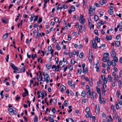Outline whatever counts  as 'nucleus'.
<instances>
[{"label":"nucleus","mask_w":122,"mask_h":122,"mask_svg":"<svg viewBox=\"0 0 122 122\" xmlns=\"http://www.w3.org/2000/svg\"><path fill=\"white\" fill-rule=\"evenodd\" d=\"M34 122H37L38 121V118L37 117L35 116L34 118Z\"/></svg>","instance_id":"09e8293b"},{"label":"nucleus","mask_w":122,"mask_h":122,"mask_svg":"<svg viewBox=\"0 0 122 122\" xmlns=\"http://www.w3.org/2000/svg\"><path fill=\"white\" fill-rule=\"evenodd\" d=\"M71 9L72 11H74L75 10V8L74 6L72 5L71 7Z\"/></svg>","instance_id":"79ce46f5"},{"label":"nucleus","mask_w":122,"mask_h":122,"mask_svg":"<svg viewBox=\"0 0 122 122\" xmlns=\"http://www.w3.org/2000/svg\"><path fill=\"white\" fill-rule=\"evenodd\" d=\"M99 99L100 103L102 104V102L101 99V97H99Z\"/></svg>","instance_id":"0e129e2a"},{"label":"nucleus","mask_w":122,"mask_h":122,"mask_svg":"<svg viewBox=\"0 0 122 122\" xmlns=\"http://www.w3.org/2000/svg\"><path fill=\"white\" fill-rule=\"evenodd\" d=\"M71 64L72 65H73L75 64V61L73 59H71Z\"/></svg>","instance_id":"37998d69"},{"label":"nucleus","mask_w":122,"mask_h":122,"mask_svg":"<svg viewBox=\"0 0 122 122\" xmlns=\"http://www.w3.org/2000/svg\"><path fill=\"white\" fill-rule=\"evenodd\" d=\"M89 11L88 14L90 16H92L93 15L95 11V10L92 6H90L88 10Z\"/></svg>","instance_id":"f03ea898"},{"label":"nucleus","mask_w":122,"mask_h":122,"mask_svg":"<svg viewBox=\"0 0 122 122\" xmlns=\"http://www.w3.org/2000/svg\"><path fill=\"white\" fill-rule=\"evenodd\" d=\"M10 66L13 69L15 70H19V68L17 67H16L14 65V64L12 63H10Z\"/></svg>","instance_id":"423d86ee"},{"label":"nucleus","mask_w":122,"mask_h":122,"mask_svg":"<svg viewBox=\"0 0 122 122\" xmlns=\"http://www.w3.org/2000/svg\"><path fill=\"white\" fill-rule=\"evenodd\" d=\"M86 0H83V6L84 7L86 8V5H85L86 3Z\"/></svg>","instance_id":"473e14b6"},{"label":"nucleus","mask_w":122,"mask_h":122,"mask_svg":"<svg viewBox=\"0 0 122 122\" xmlns=\"http://www.w3.org/2000/svg\"><path fill=\"white\" fill-rule=\"evenodd\" d=\"M15 109H14L13 110V111L12 112L13 113L15 114H17V112L16 111V109H15V110H14Z\"/></svg>","instance_id":"69168bd1"},{"label":"nucleus","mask_w":122,"mask_h":122,"mask_svg":"<svg viewBox=\"0 0 122 122\" xmlns=\"http://www.w3.org/2000/svg\"><path fill=\"white\" fill-rule=\"evenodd\" d=\"M49 119L50 122H53V115H50L49 117Z\"/></svg>","instance_id":"1a4fd4ad"},{"label":"nucleus","mask_w":122,"mask_h":122,"mask_svg":"<svg viewBox=\"0 0 122 122\" xmlns=\"http://www.w3.org/2000/svg\"><path fill=\"white\" fill-rule=\"evenodd\" d=\"M13 109L12 108H10L8 109V111L12 113L13 111V110L14 109H15V108H13Z\"/></svg>","instance_id":"5701e85b"},{"label":"nucleus","mask_w":122,"mask_h":122,"mask_svg":"<svg viewBox=\"0 0 122 122\" xmlns=\"http://www.w3.org/2000/svg\"><path fill=\"white\" fill-rule=\"evenodd\" d=\"M83 56V53H81L79 55V57L80 58H82Z\"/></svg>","instance_id":"a18cd8bd"},{"label":"nucleus","mask_w":122,"mask_h":122,"mask_svg":"<svg viewBox=\"0 0 122 122\" xmlns=\"http://www.w3.org/2000/svg\"><path fill=\"white\" fill-rule=\"evenodd\" d=\"M106 38L108 40H110L112 39V37L111 36H110L109 37L108 36H107L106 37Z\"/></svg>","instance_id":"b1692460"},{"label":"nucleus","mask_w":122,"mask_h":122,"mask_svg":"<svg viewBox=\"0 0 122 122\" xmlns=\"http://www.w3.org/2000/svg\"><path fill=\"white\" fill-rule=\"evenodd\" d=\"M2 20L3 22L4 23H6L7 22L6 19L5 18H4L2 19Z\"/></svg>","instance_id":"72a5a7b5"},{"label":"nucleus","mask_w":122,"mask_h":122,"mask_svg":"<svg viewBox=\"0 0 122 122\" xmlns=\"http://www.w3.org/2000/svg\"><path fill=\"white\" fill-rule=\"evenodd\" d=\"M107 64L108 66H110L112 64V62L111 60H109L108 59L107 60Z\"/></svg>","instance_id":"7c9ffc66"},{"label":"nucleus","mask_w":122,"mask_h":122,"mask_svg":"<svg viewBox=\"0 0 122 122\" xmlns=\"http://www.w3.org/2000/svg\"><path fill=\"white\" fill-rule=\"evenodd\" d=\"M99 105L97 104L96 105L95 112L97 114L99 113Z\"/></svg>","instance_id":"39448f33"},{"label":"nucleus","mask_w":122,"mask_h":122,"mask_svg":"<svg viewBox=\"0 0 122 122\" xmlns=\"http://www.w3.org/2000/svg\"><path fill=\"white\" fill-rule=\"evenodd\" d=\"M55 60L56 61V63L57 64H58L59 62L58 58L56 57L55 58Z\"/></svg>","instance_id":"e2e57ef3"},{"label":"nucleus","mask_w":122,"mask_h":122,"mask_svg":"<svg viewBox=\"0 0 122 122\" xmlns=\"http://www.w3.org/2000/svg\"><path fill=\"white\" fill-rule=\"evenodd\" d=\"M101 78H102V79L103 80V81L104 82L102 84H106L107 83V78H105L104 75H101Z\"/></svg>","instance_id":"20e7f679"},{"label":"nucleus","mask_w":122,"mask_h":122,"mask_svg":"<svg viewBox=\"0 0 122 122\" xmlns=\"http://www.w3.org/2000/svg\"><path fill=\"white\" fill-rule=\"evenodd\" d=\"M42 18H41L40 17L37 22L39 24L42 21Z\"/></svg>","instance_id":"49530a36"},{"label":"nucleus","mask_w":122,"mask_h":122,"mask_svg":"<svg viewBox=\"0 0 122 122\" xmlns=\"http://www.w3.org/2000/svg\"><path fill=\"white\" fill-rule=\"evenodd\" d=\"M95 39L96 40H97V41L98 42H99L100 41V39H99L98 37L97 36L95 37Z\"/></svg>","instance_id":"e433bc0d"},{"label":"nucleus","mask_w":122,"mask_h":122,"mask_svg":"<svg viewBox=\"0 0 122 122\" xmlns=\"http://www.w3.org/2000/svg\"><path fill=\"white\" fill-rule=\"evenodd\" d=\"M20 97L18 96V95H17L16 97V100L17 101H18L20 99Z\"/></svg>","instance_id":"680f3d73"},{"label":"nucleus","mask_w":122,"mask_h":122,"mask_svg":"<svg viewBox=\"0 0 122 122\" xmlns=\"http://www.w3.org/2000/svg\"><path fill=\"white\" fill-rule=\"evenodd\" d=\"M109 55V54L108 53H105L104 54L103 56L107 59Z\"/></svg>","instance_id":"aec40b11"},{"label":"nucleus","mask_w":122,"mask_h":122,"mask_svg":"<svg viewBox=\"0 0 122 122\" xmlns=\"http://www.w3.org/2000/svg\"><path fill=\"white\" fill-rule=\"evenodd\" d=\"M23 22L22 20H21L20 22V23H19L18 24V27H19L20 26H21L22 25V23Z\"/></svg>","instance_id":"a19ab883"},{"label":"nucleus","mask_w":122,"mask_h":122,"mask_svg":"<svg viewBox=\"0 0 122 122\" xmlns=\"http://www.w3.org/2000/svg\"><path fill=\"white\" fill-rule=\"evenodd\" d=\"M24 91H25V92L26 94H27V95L28 94V92L27 90L25 88L24 89Z\"/></svg>","instance_id":"13d9d810"},{"label":"nucleus","mask_w":122,"mask_h":122,"mask_svg":"<svg viewBox=\"0 0 122 122\" xmlns=\"http://www.w3.org/2000/svg\"><path fill=\"white\" fill-rule=\"evenodd\" d=\"M116 55V53L115 52H112L111 54V56L112 57H115V56Z\"/></svg>","instance_id":"6e6d98bb"},{"label":"nucleus","mask_w":122,"mask_h":122,"mask_svg":"<svg viewBox=\"0 0 122 122\" xmlns=\"http://www.w3.org/2000/svg\"><path fill=\"white\" fill-rule=\"evenodd\" d=\"M92 96L93 97H91V98L92 100H94V98L96 97V93L94 92H93L92 93Z\"/></svg>","instance_id":"9b49d317"},{"label":"nucleus","mask_w":122,"mask_h":122,"mask_svg":"<svg viewBox=\"0 0 122 122\" xmlns=\"http://www.w3.org/2000/svg\"><path fill=\"white\" fill-rule=\"evenodd\" d=\"M117 95L118 97H119L120 95V93L119 90H118L117 92Z\"/></svg>","instance_id":"ea45409f"},{"label":"nucleus","mask_w":122,"mask_h":122,"mask_svg":"<svg viewBox=\"0 0 122 122\" xmlns=\"http://www.w3.org/2000/svg\"><path fill=\"white\" fill-rule=\"evenodd\" d=\"M85 66H86V65H85V63H83L82 65V68H83V71H82L83 72L84 71V69L85 67Z\"/></svg>","instance_id":"603ef678"},{"label":"nucleus","mask_w":122,"mask_h":122,"mask_svg":"<svg viewBox=\"0 0 122 122\" xmlns=\"http://www.w3.org/2000/svg\"><path fill=\"white\" fill-rule=\"evenodd\" d=\"M107 121L108 122H112V117L111 116H110L109 117L108 116L107 118Z\"/></svg>","instance_id":"2eb2a0df"},{"label":"nucleus","mask_w":122,"mask_h":122,"mask_svg":"<svg viewBox=\"0 0 122 122\" xmlns=\"http://www.w3.org/2000/svg\"><path fill=\"white\" fill-rule=\"evenodd\" d=\"M86 93L85 91H82L81 93V96L83 97H85L86 95Z\"/></svg>","instance_id":"bb28decb"},{"label":"nucleus","mask_w":122,"mask_h":122,"mask_svg":"<svg viewBox=\"0 0 122 122\" xmlns=\"http://www.w3.org/2000/svg\"><path fill=\"white\" fill-rule=\"evenodd\" d=\"M63 8L64 9H66L68 8V7L66 5H62Z\"/></svg>","instance_id":"3c124183"},{"label":"nucleus","mask_w":122,"mask_h":122,"mask_svg":"<svg viewBox=\"0 0 122 122\" xmlns=\"http://www.w3.org/2000/svg\"><path fill=\"white\" fill-rule=\"evenodd\" d=\"M94 19L95 21H97L98 19V17L97 15H95L94 17Z\"/></svg>","instance_id":"f704fd0d"},{"label":"nucleus","mask_w":122,"mask_h":122,"mask_svg":"<svg viewBox=\"0 0 122 122\" xmlns=\"http://www.w3.org/2000/svg\"><path fill=\"white\" fill-rule=\"evenodd\" d=\"M120 44V42L119 41H116L115 43V45L117 47L119 46Z\"/></svg>","instance_id":"a878e982"},{"label":"nucleus","mask_w":122,"mask_h":122,"mask_svg":"<svg viewBox=\"0 0 122 122\" xmlns=\"http://www.w3.org/2000/svg\"><path fill=\"white\" fill-rule=\"evenodd\" d=\"M116 62L114 61V62L113 61L112 62V65L113 66H116Z\"/></svg>","instance_id":"5fc2aeb1"},{"label":"nucleus","mask_w":122,"mask_h":122,"mask_svg":"<svg viewBox=\"0 0 122 122\" xmlns=\"http://www.w3.org/2000/svg\"><path fill=\"white\" fill-rule=\"evenodd\" d=\"M61 88V91L62 92L63 91L65 90L66 89V88L65 86H64L63 85H62L61 86H60Z\"/></svg>","instance_id":"ddd939ff"},{"label":"nucleus","mask_w":122,"mask_h":122,"mask_svg":"<svg viewBox=\"0 0 122 122\" xmlns=\"http://www.w3.org/2000/svg\"><path fill=\"white\" fill-rule=\"evenodd\" d=\"M44 78L43 77L42 81H46V83H48L50 78L49 76L47 74H45L44 72L43 73Z\"/></svg>","instance_id":"f257e3e1"},{"label":"nucleus","mask_w":122,"mask_h":122,"mask_svg":"<svg viewBox=\"0 0 122 122\" xmlns=\"http://www.w3.org/2000/svg\"><path fill=\"white\" fill-rule=\"evenodd\" d=\"M90 111V108L89 107H87L86 108L85 110V111L87 113H89Z\"/></svg>","instance_id":"4c0bfd02"},{"label":"nucleus","mask_w":122,"mask_h":122,"mask_svg":"<svg viewBox=\"0 0 122 122\" xmlns=\"http://www.w3.org/2000/svg\"><path fill=\"white\" fill-rule=\"evenodd\" d=\"M47 95V94L46 93L45 91H42V92L41 93V96H45Z\"/></svg>","instance_id":"cd10ccee"},{"label":"nucleus","mask_w":122,"mask_h":122,"mask_svg":"<svg viewBox=\"0 0 122 122\" xmlns=\"http://www.w3.org/2000/svg\"><path fill=\"white\" fill-rule=\"evenodd\" d=\"M89 61L90 62H92L93 59V55L92 51L90 50H89Z\"/></svg>","instance_id":"7ed1b4c3"},{"label":"nucleus","mask_w":122,"mask_h":122,"mask_svg":"<svg viewBox=\"0 0 122 122\" xmlns=\"http://www.w3.org/2000/svg\"><path fill=\"white\" fill-rule=\"evenodd\" d=\"M48 50L49 51H51V54L52 55V56H53V54H52V53L53 52V50H52V48L51 47V46H48Z\"/></svg>","instance_id":"9d476101"},{"label":"nucleus","mask_w":122,"mask_h":122,"mask_svg":"<svg viewBox=\"0 0 122 122\" xmlns=\"http://www.w3.org/2000/svg\"><path fill=\"white\" fill-rule=\"evenodd\" d=\"M118 58L116 56L114 57V60L113 61L116 62H118Z\"/></svg>","instance_id":"2f4dec72"},{"label":"nucleus","mask_w":122,"mask_h":122,"mask_svg":"<svg viewBox=\"0 0 122 122\" xmlns=\"http://www.w3.org/2000/svg\"><path fill=\"white\" fill-rule=\"evenodd\" d=\"M68 40H70L71 39V36L69 35H68Z\"/></svg>","instance_id":"4d7b16f0"},{"label":"nucleus","mask_w":122,"mask_h":122,"mask_svg":"<svg viewBox=\"0 0 122 122\" xmlns=\"http://www.w3.org/2000/svg\"><path fill=\"white\" fill-rule=\"evenodd\" d=\"M66 121L67 122H74L73 120L71 118H69L68 119H66Z\"/></svg>","instance_id":"6ab92c4d"},{"label":"nucleus","mask_w":122,"mask_h":122,"mask_svg":"<svg viewBox=\"0 0 122 122\" xmlns=\"http://www.w3.org/2000/svg\"><path fill=\"white\" fill-rule=\"evenodd\" d=\"M60 68V65H58L57 67H56V66L54 65V68H55V71H58L59 69Z\"/></svg>","instance_id":"dca6fc26"},{"label":"nucleus","mask_w":122,"mask_h":122,"mask_svg":"<svg viewBox=\"0 0 122 122\" xmlns=\"http://www.w3.org/2000/svg\"><path fill=\"white\" fill-rule=\"evenodd\" d=\"M91 93L90 90H88L87 91L86 93V95L88 98H90L91 96Z\"/></svg>","instance_id":"f8f14e48"},{"label":"nucleus","mask_w":122,"mask_h":122,"mask_svg":"<svg viewBox=\"0 0 122 122\" xmlns=\"http://www.w3.org/2000/svg\"><path fill=\"white\" fill-rule=\"evenodd\" d=\"M69 69H70L71 70H72L73 69V67L72 65H70L69 67Z\"/></svg>","instance_id":"774afa93"},{"label":"nucleus","mask_w":122,"mask_h":122,"mask_svg":"<svg viewBox=\"0 0 122 122\" xmlns=\"http://www.w3.org/2000/svg\"><path fill=\"white\" fill-rule=\"evenodd\" d=\"M102 92L104 94H105V89L106 88V84H102Z\"/></svg>","instance_id":"0eeeda50"},{"label":"nucleus","mask_w":122,"mask_h":122,"mask_svg":"<svg viewBox=\"0 0 122 122\" xmlns=\"http://www.w3.org/2000/svg\"><path fill=\"white\" fill-rule=\"evenodd\" d=\"M37 79L39 81H42L43 77L42 76H41V77L40 76H38L37 78Z\"/></svg>","instance_id":"58836bf2"},{"label":"nucleus","mask_w":122,"mask_h":122,"mask_svg":"<svg viewBox=\"0 0 122 122\" xmlns=\"http://www.w3.org/2000/svg\"><path fill=\"white\" fill-rule=\"evenodd\" d=\"M63 104L65 107L67 106L69 104L68 101L67 100L65 101L63 103Z\"/></svg>","instance_id":"a211bd4d"},{"label":"nucleus","mask_w":122,"mask_h":122,"mask_svg":"<svg viewBox=\"0 0 122 122\" xmlns=\"http://www.w3.org/2000/svg\"><path fill=\"white\" fill-rule=\"evenodd\" d=\"M108 12L109 14L111 15H112L113 14V11L112 10H109Z\"/></svg>","instance_id":"052dcab7"},{"label":"nucleus","mask_w":122,"mask_h":122,"mask_svg":"<svg viewBox=\"0 0 122 122\" xmlns=\"http://www.w3.org/2000/svg\"><path fill=\"white\" fill-rule=\"evenodd\" d=\"M88 24L89 26L90 29H91V26H92V28H93V29L94 26V25L93 24L92 25L91 24L90 21L89 20H88Z\"/></svg>","instance_id":"4468645a"},{"label":"nucleus","mask_w":122,"mask_h":122,"mask_svg":"<svg viewBox=\"0 0 122 122\" xmlns=\"http://www.w3.org/2000/svg\"><path fill=\"white\" fill-rule=\"evenodd\" d=\"M6 61L7 62H8L9 59V55L8 54L6 57Z\"/></svg>","instance_id":"bf43d9fd"},{"label":"nucleus","mask_w":122,"mask_h":122,"mask_svg":"<svg viewBox=\"0 0 122 122\" xmlns=\"http://www.w3.org/2000/svg\"><path fill=\"white\" fill-rule=\"evenodd\" d=\"M51 65L50 63L47 64L46 65V67L48 69H50L51 68Z\"/></svg>","instance_id":"393cba45"},{"label":"nucleus","mask_w":122,"mask_h":122,"mask_svg":"<svg viewBox=\"0 0 122 122\" xmlns=\"http://www.w3.org/2000/svg\"><path fill=\"white\" fill-rule=\"evenodd\" d=\"M56 48L57 50H60L61 49V47L58 43H57L56 46Z\"/></svg>","instance_id":"412c9836"},{"label":"nucleus","mask_w":122,"mask_h":122,"mask_svg":"<svg viewBox=\"0 0 122 122\" xmlns=\"http://www.w3.org/2000/svg\"><path fill=\"white\" fill-rule=\"evenodd\" d=\"M79 28L80 32L81 33L82 32V25H80V27H79Z\"/></svg>","instance_id":"de8ad7c7"},{"label":"nucleus","mask_w":122,"mask_h":122,"mask_svg":"<svg viewBox=\"0 0 122 122\" xmlns=\"http://www.w3.org/2000/svg\"><path fill=\"white\" fill-rule=\"evenodd\" d=\"M100 16H102L103 14V12L102 11H101L100 12Z\"/></svg>","instance_id":"338daca9"},{"label":"nucleus","mask_w":122,"mask_h":122,"mask_svg":"<svg viewBox=\"0 0 122 122\" xmlns=\"http://www.w3.org/2000/svg\"><path fill=\"white\" fill-rule=\"evenodd\" d=\"M114 76L115 77L114 79V81H115L117 80L118 79V76L116 75Z\"/></svg>","instance_id":"8fccbe9b"},{"label":"nucleus","mask_w":122,"mask_h":122,"mask_svg":"<svg viewBox=\"0 0 122 122\" xmlns=\"http://www.w3.org/2000/svg\"><path fill=\"white\" fill-rule=\"evenodd\" d=\"M54 20L56 22H58L59 24H60V22L59 21L58 18L56 17L54 18Z\"/></svg>","instance_id":"c85d7f7f"},{"label":"nucleus","mask_w":122,"mask_h":122,"mask_svg":"<svg viewBox=\"0 0 122 122\" xmlns=\"http://www.w3.org/2000/svg\"><path fill=\"white\" fill-rule=\"evenodd\" d=\"M109 59H107V58H105L104 57H103L102 58V61L104 62H105L107 61V60Z\"/></svg>","instance_id":"c9c22d12"},{"label":"nucleus","mask_w":122,"mask_h":122,"mask_svg":"<svg viewBox=\"0 0 122 122\" xmlns=\"http://www.w3.org/2000/svg\"><path fill=\"white\" fill-rule=\"evenodd\" d=\"M8 36V33H6L4 34L3 36V38L4 39H5L7 38Z\"/></svg>","instance_id":"4be33fe9"},{"label":"nucleus","mask_w":122,"mask_h":122,"mask_svg":"<svg viewBox=\"0 0 122 122\" xmlns=\"http://www.w3.org/2000/svg\"><path fill=\"white\" fill-rule=\"evenodd\" d=\"M94 42L92 43V46L95 49H97L98 47L97 45L95 40H94Z\"/></svg>","instance_id":"6e6552de"},{"label":"nucleus","mask_w":122,"mask_h":122,"mask_svg":"<svg viewBox=\"0 0 122 122\" xmlns=\"http://www.w3.org/2000/svg\"><path fill=\"white\" fill-rule=\"evenodd\" d=\"M108 79L109 80V81H112V79L110 75H109L108 77Z\"/></svg>","instance_id":"c756f323"},{"label":"nucleus","mask_w":122,"mask_h":122,"mask_svg":"<svg viewBox=\"0 0 122 122\" xmlns=\"http://www.w3.org/2000/svg\"><path fill=\"white\" fill-rule=\"evenodd\" d=\"M38 17V15H36V17L35 18L34 20V22L36 21L37 20V19Z\"/></svg>","instance_id":"864d4df0"},{"label":"nucleus","mask_w":122,"mask_h":122,"mask_svg":"<svg viewBox=\"0 0 122 122\" xmlns=\"http://www.w3.org/2000/svg\"><path fill=\"white\" fill-rule=\"evenodd\" d=\"M73 17L74 19L77 20H78L79 18L78 16L77 15H74Z\"/></svg>","instance_id":"c03bdc74"},{"label":"nucleus","mask_w":122,"mask_h":122,"mask_svg":"<svg viewBox=\"0 0 122 122\" xmlns=\"http://www.w3.org/2000/svg\"><path fill=\"white\" fill-rule=\"evenodd\" d=\"M79 20L81 24L84 23L85 21V19H79Z\"/></svg>","instance_id":"f3484780"}]
</instances>
